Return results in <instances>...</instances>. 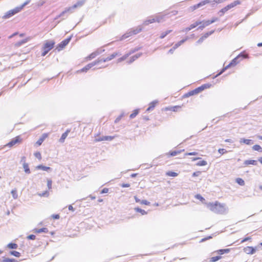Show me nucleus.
Segmentation results:
<instances>
[{"mask_svg":"<svg viewBox=\"0 0 262 262\" xmlns=\"http://www.w3.org/2000/svg\"><path fill=\"white\" fill-rule=\"evenodd\" d=\"M23 168L24 169V171L26 173L29 174L31 173L30 168L29 167V165L27 163H23Z\"/></svg>","mask_w":262,"mask_h":262,"instance_id":"22","label":"nucleus"},{"mask_svg":"<svg viewBox=\"0 0 262 262\" xmlns=\"http://www.w3.org/2000/svg\"><path fill=\"white\" fill-rule=\"evenodd\" d=\"M236 58H235L234 59H233L232 60V61L231 62V63L227 67H230L231 65H235L236 64Z\"/></svg>","mask_w":262,"mask_h":262,"instance_id":"54","label":"nucleus"},{"mask_svg":"<svg viewBox=\"0 0 262 262\" xmlns=\"http://www.w3.org/2000/svg\"><path fill=\"white\" fill-rule=\"evenodd\" d=\"M28 41V39H23L19 41H18L17 42L15 43V46L17 47H20L22 45L26 43Z\"/></svg>","mask_w":262,"mask_h":262,"instance_id":"27","label":"nucleus"},{"mask_svg":"<svg viewBox=\"0 0 262 262\" xmlns=\"http://www.w3.org/2000/svg\"><path fill=\"white\" fill-rule=\"evenodd\" d=\"M252 149L255 151H258L259 152L262 151V148L261 147V146L260 145H257V144H256V145H254V146H253Z\"/></svg>","mask_w":262,"mask_h":262,"instance_id":"31","label":"nucleus"},{"mask_svg":"<svg viewBox=\"0 0 262 262\" xmlns=\"http://www.w3.org/2000/svg\"><path fill=\"white\" fill-rule=\"evenodd\" d=\"M244 163L246 166L249 165H256L257 164V161L254 160H248L245 161Z\"/></svg>","mask_w":262,"mask_h":262,"instance_id":"17","label":"nucleus"},{"mask_svg":"<svg viewBox=\"0 0 262 262\" xmlns=\"http://www.w3.org/2000/svg\"><path fill=\"white\" fill-rule=\"evenodd\" d=\"M102 62V60H97L93 62L90 63L86 64L84 67L81 69L80 71L81 72H86L92 68H93L94 66Z\"/></svg>","mask_w":262,"mask_h":262,"instance_id":"6","label":"nucleus"},{"mask_svg":"<svg viewBox=\"0 0 262 262\" xmlns=\"http://www.w3.org/2000/svg\"><path fill=\"white\" fill-rule=\"evenodd\" d=\"M139 113V110L138 109H136V110H135L133 113H132L130 116H129V117L131 119H133L134 118H135Z\"/></svg>","mask_w":262,"mask_h":262,"instance_id":"34","label":"nucleus"},{"mask_svg":"<svg viewBox=\"0 0 262 262\" xmlns=\"http://www.w3.org/2000/svg\"><path fill=\"white\" fill-rule=\"evenodd\" d=\"M208 207L211 211L216 213H220L224 210V206L217 201L209 203Z\"/></svg>","mask_w":262,"mask_h":262,"instance_id":"1","label":"nucleus"},{"mask_svg":"<svg viewBox=\"0 0 262 262\" xmlns=\"http://www.w3.org/2000/svg\"><path fill=\"white\" fill-rule=\"evenodd\" d=\"M84 3V1H78L76 4H75L74 5V7H80V6H82Z\"/></svg>","mask_w":262,"mask_h":262,"instance_id":"45","label":"nucleus"},{"mask_svg":"<svg viewBox=\"0 0 262 262\" xmlns=\"http://www.w3.org/2000/svg\"><path fill=\"white\" fill-rule=\"evenodd\" d=\"M195 198L196 199L199 200L200 201H201L202 202L205 201V199L203 197H202L201 196V195H200L199 194H198L195 195Z\"/></svg>","mask_w":262,"mask_h":262,"instance_id":"44","label":"nucleus"},{"mask_svg":"<svg viewBox=\"0 0 262 262\" xmlns=\"http://www.w3.org/2000/svg\"><path fill=\"white\" fill-rule=\"evenodd\" d=\"M11 193L12 194L14 199H16L18 198L17 190L16 189H13L11 191Z\"/></svg>","mask_w":262,"mask_h":262,"instance_id":"39","label":"nucleus"},{"mask_svg":"<svg viewBox=\"0 0 262 262\" xmlns=\"http://www.w3.org/2000/svg\"><path fill=\"white\" fill-rule=\"evenodd\" d=\"M213 21H209L207 20L203 23V27L205 26H208L209 25L211 24L212 23H213Z\"/></svg>","mask_w":262,"mask_h":262,"instance_id":"50","label":"nucleus"},{"mask_svg":"<svg viewBox=\"0 0 262 262\" xmlns=\"http://www.w3.org/2000/svg\"><path fill=\"white\" fill-rule=\"evenodd\" d=\"M55 42L53 41H47L42 47L43 52L41 54L42 56H45L53 48Z\"/></svg>","mask_w":262,"mask_h":262,"instance_id":"4","label":"nucleus"},{"mask_svg":"<svg viewBox=\"0 0 262 262\" xmlns=\"http://www.w3.org/2000/svg\"><path fill=\"white\" fill-rule=\"evenodd\" d=\"M134 198H135V201L137 203H140V202L141 201L138 198L137 196H134Z\"/></svg>","mask_w":262,"mask_h":262,"instance_id":"64","label":"nucleus"},{"mask_svg":"<svg viewBox=\"0 0 262 262\" xmlns=\"http://www.w3.org/2000/svg\"><path fill=\"white\" fill-rule=\"evenodd\" d=\"M198 152H186L185 154V156H195L197 155Z\"/></svg>","mask_w":262,"mask_h":262,"instance_id":"49","label":"nucleus"},{"mask_svg":"<svg viewBox=\"0 0 262 262\" xmlns=\"http://www.w3.org/2000/svg\"><path fill=\"white\" fill-rule=\"evenodd\" d=\"M52 217L54 219H59V214H53L52 215Z\"/></svg>","mask_w":262,"mask_h":262,"instance_id":"61","label":"nucleus"},{"mask_svg":"<svg viewBox=\"0 0 262 262\" xmlns=\"http://www.w3.org/2000/svg\"><path fill=\"white\" fill-rule=\"evenodd\" d=\"M202 24V22L201 21H196L194 23L190 25L189 26V27L186 28L185 29V31H190V30L195 28L196 27H197L198 26H199V25H201Z\"/></svg>","mask_w":262,"mask_h":262,"instance_id":"15","label":"nucleus"},{"mask_svg":"<svg viewBox=\"0 0 262 262\" xmlns=\"http://www.w3.org/2000/svg\"><path fill=\"white\" fill-rule=\"evenodd\" d=\"M17 261L13 258H3L2 260V262H16Z\"/></svg>","mask_w":262,"mask_h":262,"instance_id":"37","label":"nucleus"},{"mask_svg":"<svg viewBox=\"0 0 262 262\" xmlns=\"http://www.w3.org/2000/svg\"><path fill=\"white\" fill-rule=\"evenodd\" d=\"M135 210L136 212L140 213L142 215H145L147 214V212L145 211L144 210H143L141 208H139L138 207L135 208Z\"/></svg>","mask_w":262,"mask_h":262,"instance_id":"33","label":"nucleus"},{"mask_svg":"<svg viewBox=\"0 0 262 262\" xmlns=\"http://www.w3.org/2000/svg\"><path fill=\"white\" fill-rule=\"evenodd\" d=\"M31 2V0H27L24 4H23L21 6L17 7L19 10L21 11V10L24 8L25 6L29 4Z\"/></svg>","mask_w":262,"mask_h":262,"instance_id":"36","label":"nucleus"},{"mask_svg":"<svg viewBox=\"0 0 262 262\" xmlns=\"http://www.w3.org/2000/svg\"><path fill=\"white\" fill-rule=\"evenodd\" d=\"M230 251V249H220L215 251L216 253L220 255H222L225 253H228Z\"/></svg>","mask_w":262,"mask_h":262,"instance_id":"19","label":"nucleus"},{"mask_svg":"<svg viewBox=\"0 0 262 262\" xmlns=\"http://www.w3.org/2000/svg\"><path fill=\"white\" fill-rule=\"evenodd\" d=\"M7 246L9 248L12 249H15L18 247L17 245L15 243H9Z\"/></svg>","mask_w":262,"mask_h":262,"instance_id":"38","label":"nucleus"},{"mask_svg":"<svg viewBox=\"0 0 262 262\" xmlns=\"http://www.w3.org/2000/svg\"><path fill=\"white\" fill-rule=\"evenodd\" d=\"M123 115H120L118 117H117V118L116 119V120H115V123H117L118 122H119V121L121 119V118H122V117H123Z\"/></svg>","mask_w":262,"mask_h":262,"instance_id":"59","label":"nucleus"},{"mask_svg":"<svg viewBox=\"0 0 262 262\" xmlns=\"http://www.w3.org/2000/svg\"><path fill=\"white\" fill-rule=\"evenodd\" d=\"M21 142V139L19 136H17L15 138L12 139L11 141L8 143L6 146L9 147H12L16 144L20 143Z\"/></svg>","mask_w":262,"mask_h":262,"instance_id":"9","label":"nucleus"},{"mask_svg":"<svg viewBox=\"0 0 262 262\" xmlns=\"http://www.w3.org/2000/svg\"><path fill=\"white\" fill-rule=\"evenodd\" d=\"M205 5V1H203L201 2L200 3H199L198 4H196V5H194L193 6H191L189 8V10L191 11H193L195 9L199 8L200 7L203 6H204Z\"/></svg>","mask_w":262,"mask_h":262,"instance_id":"13","label":"nucleus"},{"mask_svg":"<svg viewBox=\"0 0 262 262\" xmlns=\"http://www.w3.org/2000/svg\"><path fill=\"white\" fill-rule=\"evenodd\" d=\"M210 34V33H207L205 34H204L203 36H202L198 40L199 42H201L203 41L204 39L207 38L208 36Z\"/></svg>","mask_w":262,"mask_h":262,"instance_id":"42","label":"nucleus"},{"mask_svg":"<svg viewBox=\"0 0 262 262\" xmlns=\"http://www.w3.org/2000/svg\"><path fill=\"white\" fill-rule=\"evenodd\" d=\"M218 152L221 154V155H223L224 154H226L227 152V151L224 149V148H220L218 149Z\"/></svg>","mask_w":262,"mask_h":262,"instance_id":"47","label":"nucleus"},{"mask_svg":"<svg viewBox=\"0 0 262 262\" xmlns=\"http://www.w3.org/2000/svg\"><path fill=\"white\" fill-rule=\"evenodd\" d=\"M66 47V39L63 40L60 43H59L56 47L55 50L60 51L62 50Z\"/></svg>","mask_w":262,"mask_h":262,"instance_id":"14","label":"nucleus"},{"mask_svg":"<svg viewBox=\"0 0 262 262\" xmlns=\"http://www.w3.org/2000/svg\"><path fill=\"white\" fill-rule=\"evenodd\" d=\"M166 175L169 177H175L178 176V173L175 172L169 171L166 173Z\"/></svg>","mask_w":262,"mask_h":262,"instance_id":"29","label":"nucleus"},{"mask_svg":"<svg viewBox=\"0 0 262 262\" xmlns=\"http://www.w3.org/2000/svg\"><path fill=\"white\" fill-rule=\"evenodd\" d=\"M43 142L42 139H39L36 142V144L38 145H40Z\"/></svg>","mask_w":262,"mask_h":262,"instance_id":"62","label":"nucleus"},{"mask_svg":"<svg viewBox=\"0 0 262 262\" xmlns=\"http://www.w3.org/2000/svg\"><path fill=\"white\" fill-rule=\"evenodd\" d=\"M241 4V1L239 0H236L233 1V2L230 3L227 5L222 9H221L219 11V14L221 16L223 15L225 13L230 10V9L234 8L235 7Z\"/></svg>","mask_w":262,"mask_h":262,"instance_id":"3","label":"nucleus"},{"mask_svg":"<svg viewBox=\"0 0 262 262\" xmlns=\"http://www.w3.org/2000/svg\"><path fill=\"white\" fill-rule=\"evenodd\" d=\"M207 164V162L205 160H202L196 163V165L198 166H205Z\"/></svg>","mask_w":262,"mask_h":262,"instance_id":"40","label":"nucleus"},{"mask_svg":"<svg viewBox=\"0 0 262 262\" xmlns=\"http://www.w3.org/2000/svg\"><path fill=\"white\" fill-rule=\"evenodd\" d=\"M157 102H152L149 104L148 107L147 108L146 111L148 112L152 110L156 106Z\"/></svg>","mask_w":262,"mask_h":262,"instance_id":"24","label":"nucleus"},{"mask_svg":"<svg viewBox=\"0 0 262 262\" xmlns=\"http://www.w3.org/2000/svg\"><path fill=\"white\" fill-rule=\"evenodd\" d=\"M187 39V38H186L185 39H183L177 42L175 44L174 46L173 47L174 49L177 48L179 46H180L182 44H183L186 40Z\"/></svg>","mask_w":262,"mask_h":262,"instance_id":"32","label":"nucleus"},{"mask_svg":"<svg viewBox=\"0 0 262 262\" xmlns=\"http://www.w3.org/2000/svg\"><path fill=\"white\" fill-rule=\"evenodd\" d=\"M142 30V28L141 26H138L136 28H133L129 30L132 35L138 34Z\"/></svg>","mask_w":262,"mask_h":262,"instance_id":"12","label":"nucleus"},{"mask_svg":"<svg viewBox=\"0 0 262 262\" xmlns=\"http://www.w3.org/2000/svg\"><path fill=\"white\" fill-rule=\"evenodd\" d=\"M251 239V237H245L244 238H243L242 241H241V243H244L246 241H250Z\"/></svg>","mask_w":262,"mask_h":262,"instance_id":"55","label":"nucleus"},{"mask_svg":"<svg viewBox=\"0 0 262 262\" xmlns=\"http://www.w3.org/2000/svg\"><path fill=\"white\" fill-rule=\"evenodd\" d=\"M181 152L180 151H173L169 153L171 156H175Z\"/></svg>","mask_w":262,"mask_h":262,"instance_id":"46","label":"nucleus"},{"mask_svg":"<svg viewBox=\"0 0 262 262\" xmlns=\"http://www.w3.org/2000/svg\"><path fill=\"white\" fill-rule=\"evenodd\" d=\"M52 181L51 180H48L47 181V186H48V187L49 189H51V186H52Z\"/></svg>","mask_w":262,"mask_h":262,"instance_id":"52","label":"nucleus"},{"mask_svg":"<svg viewBox=\"0 0 262 262\" xmlns=\"http://www.w3.org/2000/svg\"><path fill=\"white\" fill-rule=\"evenodd\" d=\"M65 139H66V132L63 133L62 134V136H61L60 139H59V141L60 142L63 143V142H64Z\"/></svg>","mask_w":262,"mask_h":262,"instance_id":"48","label":"nucleus"},{"mask_svg":"<svg viewBox=\"0 0 262 262\" xmlns=\"http://www.w3.org/2000/svg\"><path fill=\"white\" fill-rule=\"evenodd\" d=\"M211 84L209 83H206L202 85L201 86L193 90L188 92L186 94H185V96L186 97L193 96L194 95H196L201 92L203 90L209 89L211 87Z\"/></svg>","mask_w":262,"mask_h":262,"instance_id":"2","label":"nucleus"},{"mask_svg":"<svg viewBox=\"0 0 262 262\" xmlns=\"http://www.w3.org/2000/svg\"><path fill=\"white\" fill-rule=\"evenodd\" d=\"M159 22V20H158L157 19H155V18H151V19H148V20H145L144 22V24L145 25H148L150 24H152V23H155V22Z\"/></svg>","mask_w":262,"mask_h":262,"instance_id":"23","label":"nucleus"},{"mask_svg":"<svg viewBox=\"0 0 262 262\" xmlns=\"http://www.w3.org/2000/svg\"><path fill=\"white\" fill-rule=\"evenodd\" d=\"M236 182L241 186H244L245 185V182L242 178H237Z\"/></svg>","mask_w":262,"mask_h":262,"instance_id":"41","label":"nucleus"},{"mask_svg":"<svg viewBox=\"0 0 262 262\" xmlns=\"http://www.w3.org/2000/svg\"><path fill=\"white\" fill-rule=\"evenodd\" d=\"M108 192V189L107 188H104L101 191V193H106Z\"/></svg>","mask_w":262,"mask_h":262,"instance_id":"58","label":"nucleus"},{"mask_svg":"<svg viewBox=\"0 0 262 262\" xmlns=\"http://www.w3.org/2000/svg\"><path fill=\"white\" fill-rule=\"evenodd\" d=\"M121 186L123 188L129 187L130 186V184L128 183H123L121 185Z\"/></svg>","mask_w":262,"mask_h":262,"instance_id":"60","label":"nucleus"},{"mask_svg":"<svg viewBox=\"0 0 262 262\" xmlns=\"http://www.w3.org/2000/svg\"><path fill=\"white\" fill-rule=\"evenodd\" d=\"M181 108V106L180 105H176L173 106H168L165 107L164 108H163L161 110L162 112H166L167 111H170V112H176L180 110V109Z\"/></svg>","mask_w":262,"mask_h":262,"instance_id":"8","label":"nucleus"},{"mask_svg":"<svg viewBox=\"0 0 262 262\" xmlns=\"http://www.w3.org/2000/svg\"><path fill=\"white\" fill-rule=\"evenodd\" d=\"M171 32H172L171 30H168L166 31L165 32H163L161 33L160 34V36L159 37L160 38H161V39L164 38L166 35H167L168 34H169Z\"/></svg>","mask_w":262,"mask_h":262,"instance_id":"25","label":"nucleus"},{"mask_svg":"<svg viewBox=\"0 0 262 262\" xmlns=\"http://www.w3.org/2000/svg\"><path fill=\"white\" fill-rule=\"evenodd\" d=\"M20 162L23 164V163H26V157L25 156H23L21 157Z\"/></svg>","mask_w":262,"mask_h":262,"instance_id":"63","label":"nucleus"},{"mask_svg":"<svg viewBox=\"0 0 262 262\" xmlns=\"http://www.w3.org/2000/svg\"><path fill=\"white\" fill-rule=\"evenodd\" d=\"M101 51L98 49L85 57L84 59L86 61L91 60L98 56L101 53Z\"/></svg>","mask_w":262,"mask_h":262,"instance_id":"7","label":"nucleus"},{"mask_svg":"<svg viewBox=\"0 0 262 262\" xmlns=\"http://www.w3.org/2000/svg\"><path fill=\"white\" fill-rule=\"evenodd\" d=\"M120 55V54L118 52H114L113 54H111L108 57H107L106 58H103V59H101V60H102V62L108 61H110V60L114 59L117 56H119Z\"/></svg>","mask_w":262,"mask_h":262,"instance_id":"10","label":"nucleus"},{"mask_svg":"<svg viewBox=\"0 0 262 262\" xmlns=\"http://www.w3.org/2000/svg\"><path fill=\"white\" fill-rule=\"evenodd\" d=\"M20 11L19 10V8L16 7H15V8L12 9V10H10L8 11H7L4 15V16L2 17V18L3 19H8V18H9L10 17H12V16H13L14 15L18 13V12H19Z\"/></svg>","mask_w":262,"mask_h":262,"instance_id":"5","label":"nucleus"},{"mask_svg":"<svg viewBox=\"0 0 262 262\" xmlns=\"http://www.w3.org/2000/svg\"><path fill=\"white\" fill-rule=\"evenodd\" d=\"M140 204L146 205H149L150 202H149L148 201H147L146 200H142L140 202Z\"/></svg>","mask_w":262,"mask_h":262,"instance_id":"53","label":"nucleus"},{"mask_svg":"<svg viewBox=\"0 0 262 262\" xmlns=\"http://www.w3.org/2000/svg\"><path fill=\"white\" fill-rule=\"evenodd\" d=\"M114 139L112 136H104L100 139L97 140L98 141H103V140H112Z\"/></svg>","mask_w":262,"mask_h":262,"instance_id":"28","label":"nucleus"},{"mask_svg":"<svg viewBox=\"0 0 262 262\" xmlns=\"http://www.w3.org/2000/svg\"><path fill=\"white\" fill-rule=\"evenodd\" d=\"M37 169H41L42 170L47 171L49 169H50L51 168L49 167L45 166L42 165H39L36 167Z\"/></svg>","mask_w":262,"mask_h":262,"instance_id":"26","label":"nucleus"},{"mask_svg":"<svg viewBox=\"0 0 262 262\" xmlns=\"http://www.w3.org/2000/svg\"><path fill=\"white\" fill-rule=\"evenodd\" d=\"M201 172L200 171H195L193 173L192 176L193 177H197L199 176L201 174Z\"/></svg>","mask_w":262,"mask_h":262,"instance_id":"57","label":"nucleus"},{"mask_svg":"<svg viewBox=\"0 0 262 262\" xmlns=\"http://www.w3.org/2000/svg\"><path fill=\"white\" fill-rule=\"evenodd\" d=\"M132 36H133V35H132L130 32L128 30L127 32H126L125 33H124L123 35H122L121 36L120 40H122L125 39Z\"/></svg>","mask_w":262,"mask_h":262,"instance_id":"18","label":"nucleus"},{"mask_svg":"<svg viewBox=\"0 0 262 262\" xmlns=\"http://www.w3.org/2000/svg\"><path fill=\"white\" fill-rule=\"evenodd\" d=\"M221 258H222V256H213V257H211L210 258L209 261L210 262H215V261L219 260V259H220Z\"/></svg>","mask_w":262,"mask_h":262,"instance_id":"30","label":"nucleus"},{"mask_svg":"<svg viewBox=\"0 0 262 262\" xmlns=\"http://www.w3.org/2000/svg\"><path fill=\"white\" fill-rule=\"evenodd\" d=\"M31 2V0H27L24 4H23L21 6L17 7L19 10L21 11V10L24 8L25 6L29 4Z\"/></svg>","mask_w":262,"mask_h":262,"instance_id":"35","label":"nucleus"},{"mask_svg":"<svg viewBox=\"0 0 262 262\" xmlns=\"http://www.w3.org/2000/svg\"><path fill=\"white\" fill-rule=\"evenodd\" d=\"M34 156L38 159H40L41 157V154L39 152H35L34 154Z\"/></svg>","mask_w":262,"mask_h":262,"instance_id":"56","label":"nucleus"},{"mask_svg":"<svg viewBox=\"0 0 262 262\" xmlns=\"http://www.w3.org/2000/svg\"><path fill=\"white\" fill-rule=\"evenodd\" d=\"M205 5L207 4H211L214 5L215 4H220L223 3L224 0H205Z\"/></svg>","mask_w":262,"mask_h":262,"instance_id":"16","label":"nucleus"},{"mask_svg":"<svg viewBox=\"0 0 262 262\" xmlns=\"http://www.w3.org/2000/svg\"><path fill=\"white\" fill-rule=\"evenodd\" d=\"M244 251L247 254H253L256 252L255 248L251 246H247L244 248Z\"/></svg>","mask_w":262,"mask_h":262,"instance_id":"11","label":"nucleus"},{"mask_svg":"<svg viewBox=\"0 0 262 262\" xmlns=\"http://www.w3.org/2000/svg\"><path fill=\"white\" fill-rule=\"evenodd\" d=\"M35 233H40L41 232L47 233L48 232V229L47 228H42L40 229H35L34 230Z\"/></svg>","mask_w":262,"mask_h":262,"instance_id":"21","label":"nucleus"},{"mask_svg":"<svg viewBox=\"0 0 262 262\" xmlns=\"http://www.w3.org/2000/svg\"><path fill=\"white\" fill-rule=\"evenodd\" d=\"M240 143L241 144H245L247 145H250L252 143V140L250 139H241L240 140Z\"/></svg>","mask_w":262,"mask_h":262,"instance_id":"20","label":"nucleus"},{"mask_svg":"<svg viewBox=\"0 0 262 262\" xmlns=\"http://www.w3.org/2000/svg\"><path fill=\"white\" fill-rule=\"evenodd\" d=\"M35 237H36V236L35 235L31 234V235L28 236L27 238L28 239L34 240L35 239Z\"/></svg>","mask_w":262,"mask_h":262,"instance_id":"51","label":"nucleus"},{"mask_svg":"<svg viewBox=\"0 0 262 262\" xmlns=\"http://www.w3.org/2000/svg\"><path fill=\"white\" fill-rule=\"evenodd\" d=\"M10 253L12 255L17 257H19L20 256V253L16 251H11Z\"/></svg>","mask_w":262,"mask_h":262,"instance_id":"43","label":"nucleus"}]
</instances>
